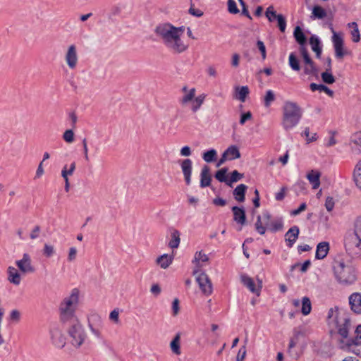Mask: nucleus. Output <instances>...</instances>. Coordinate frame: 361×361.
<instances>
[{"instance_id": "1", "label": "nucleus", "mask_w": 361, "mask_h": 361, "mask_svg": "<svg viewBox=\"0 0 361 361\" xmlns=\"http://www.w3.org/2000/svg\"><path fill=\"white\" fill-rule=\"evenodd\" d=\"M155 32L164 46L173 54H181L188 49V44L181 39L183 32L182 27L164 24L157 27Z\"/></svg>"}, {"instance_id": "2", "label": "nucleus", "mask_w": 361, "mask_h": 361, "mask_svg": "<svg viewBox=\"0 0 361 361\" xmlns=\"http://www.w3.org/2000/svg\"><path fill=\"white\" fill-rule=\"evenodd\" d=\"M334 278L342 286H350L357 281V273L353 266L341 257H336L332 263Z\"/></svg>"}, {"instance_id": "3", "label": "nucleus", "mask_w": 361, "mask_h": 361, "mask_svg": "<svg viewBox=\"0 0 361 361\" xmlns=\"http://www.w3.org/2000/svg\"><path fill=\"white\" fill-rule=\"evenodd\" d=\"M326 321L330 326L338 330V333L344 339H347L350 320L348 314L344 310L339 309L336 306L330 308L328 311Z\"/></svg>"}, {"instance_id": "4", "label": "nucleus", "mask_w": 361, "mask_h": 361, "mask_svg": "<svg viewBox=\"0 0 361 361\" xmlns=\"http://www.w3.org/2000/svg\"><path fill=\"white\" fill-rule=\"evenodd\" d=\"M80 291L78 288L71 290L59 305L60 319L62 322L67 323L78 319L75 312L79 305Z\"/></svg>"}, {"instance_id": "5", "label": "nucleus", "mask_w": 361, "mask_h": 361, "mask_svg": "<svg viewBox=\"0 0 361 361\" xmlns=\"http://www.w3.org/2000/svg\"><path fill=\"white\" fill-rule=\"evenodd\" d=\"M302 116L301 107L294 102L286 101L282 106L281 126L286 131L292 130L300 123Z\"/></svg>"}, {"instance_id": "6", "label": "nucleus", "mask_w": 361, "mask_h": 361, "mask_svg": "<svg viewBox=\"0 0 361 361\" xmlns=\"http://www.w3.org/2000/svg\"><path fill=\"white\" fill-rule=\"evenodd\" d=\"M68 323V325L66 328L68 341L75 349H79L87 338L85 329L78 319H75Z\"/></svg>"}, {"instance_id": "7", "label": "nucleus", "mask_w": 361, "mask_h": 361, "mask_svg": "<svg viewBox=\"0 0 361 361\" xmlns=\"http://www.w3.org/2000/svg\"><path fill=\"white\" fill-rule=\"evenodd\" d=\"M182 92L183 95L179 99L180 104L182 106L190 104V110L193 113L197 112L201 108L207 97V94L204 93L195 97L196 90L194 87L188 89L187 86H184L182 88Z\"/></svg>"}, {"instance_id": "8", "label": "nucleus", "mask_w": 361, "mask_h": 361, "mask_svg": "<svg viewBox=\"0 0 361 361\" xmlns=\"http://www.w3.org/2000/svg\"><path fill=\"white\" fill-rule=\"evenodd\" d=\"M344 245L346 251L353 257L361 256V238L354 232H349L345 237Z\"/></svg>"}, {"instance_id": "9", "label": "nucleus", "mask_w": 361, "mask_h": 361, "mask_svg": "<svg viewBox=\"0 0 361 361\" xmlns=\"http://www.w3.org/2000/svg\"><path fill=\"white\" fill-rule=\"evenodd\" d=\"M331 31L333 34L331 41L335 50V56L337 59H342L347 51L344 49V41L341 33H337L333 27H330Z\"/></svg>"}, {"instance_id": "10", "label": "nucleus", "mask_w": 361, "mask_h": 361, "mask_svg": "<svg viewBox=\"0 0 361 361\" xmlns=\"http://www.w3.org/2000/svg\"><path fill=\"white\" fill-rule=\"evenodd\" d=\"M331 31L333 34L331 41L335 50V56L337 59H342L347 51L344 49V41L341 33H337L333 27H330Z\"/></svg>"}, {"instance_id": "11", "label": "nucleus", "mask_w": 361, "mask_h": 361, "mask_svg": "<svg viewBox=\"0 0 361 361\" xmlns=\"http://www.w3.org/2000/svg\"><path fill=\"white\" fill-rule=\"evenodd\" d=\"M65 62L70 70L74 71L78 65V54L76 45L71 44L67 47L64 54Z\"/></svg>"}, {"instance_id": "12", "label": "nucleus", "mask_w": 361, "mask_h": 361, "mask_svg": "<svg viewBox=\"0 0 361 361\" xmlns=\"http://www.w3.org/2000/svg\"><path fill=\"white\" fill-rule=\"evenodd\" d=\"M16 267L23 274H32L35 271L32 264V259L28 253H24L20 259L15 262Z\"/></svg>"}, {"instance_id": "13", "label": "nucleus", "mask_w": 361, "mask_h": 361, "mask_svg": "<svg viewBox=\"0 0 361 361\" xmlns=\"http://www.w3.org/2000/svg\"><path fill=\"white\" fill-rule=\"evenodd\" d=\"M196 281L202 293L207 296L210 295L213 292L212 283L204 272H200L196 277Z\"/></svg>"}, {"instance_id": "14", "label": "nucleus", "mask_w": 361, "mask_h": 361, "mask_svg": "<svg viewBox=\"0 0 361 361\" xmlns=\"http://www.w3.org/2000/svg\"><path fill=\"white\" fill-rule=\"evenodd\" d=\"M262 218L266 228L271 232H276L282 230L283 226L282 218L271 220V215L268 212H263Z\"/></svg>"}, {"instance_id": "15", "label": "nucleus", "mask_w": 361, "mask_h": 361, "mask_svg": "<svg viewBox=\"0 0 361 361\" xmlns=\"http://www.w3.org/2000/svg\"><path fill=\"white\" fill-rule=\"evenodd\" d=\"M241 282L246 286L252 293L256 294L257 296L260 295L261 289L262 288V281L257 278V286L255 285L253 279L246 274H243L240 276Z\"/></svg>"}, {"instance_id": "16", "label": "nucleus", "mask_w": 361, "mask_h": 361, "mask_svg": "<svg viewBox=\"0 0 361 361\" xmlns=\"http://www.w3.org/2000/svg\"><path fill=\"white\" fill-rule=\"evenodd\" d=\"M51 339L52 343L57 348H62L66 345V337L62 330L59 327H54L51 329Z\"/></svg>"}, {"instance_id": "17", "label": "nucleus", "mask_w": 361, "mask_h": 361, "mask_svg": "<svg viewBox=\"0 0 361 361\" xmlns=\"http://www.w3.org/2000/svg\"><path fill=\"white\" fill-rule=\"evenodd\" d=\"M180 166L187 185L191 183V176L192 171V161L190 159H185L180 161Z\"/></svg>"}, {"instance_id": "18", "label": "nucleus", "mask_w": 361, "mask_h": 361, "mask_svg": "<svg viewBox=\"0 0 361 361\" xmlns=\"http://www.w3.org/2000/svg\"><path fill=\"white\" fill-rule=\"evenodd\" d=\"M350 310L357 314H361V293H353L348 297Z\"/></svg>"}, {"instance_id": "19", "label": "nucleus", "mask_w": 361, "mask_h": 361, "mask_svg": "<svg viewBox=\"0 0 361 361\" xmlns=\"http://www.w3.org/2000/svg\"><path fill=\"white\" fill-rule=\"evenodd\" d=\"M349 146L353 154H360L361 153V130L351 135Z\"/></svg>"}, {"instance_id": "20", "label": "nucleus", "mask_w": 361, "mask_h": 361, "mask_svg": "<svg viewBox=\"0 0 361 361\" xmlns=\"http://www.w3.org/2000/svg\"><path fill=\"white\" fill-rule=\"evenodd\" d=\"M7 280L11 284L18 286L22 280V273L20 270L13 266H8L7 268Z\"/></svg>"}, {"instance_id": "21", "label": "nucleus", "mask_w": 361, "mask_h": 361, "mask_svg": "<svg viewBox=\"0 0 361 361\" xmlns=\"http://www.w3.org/2000/svg\"><path fill=\"white\" fill-rule=\"evenodd\" d=\"M355 333L356 334L355 338L347 339L345 341H342L343 345H341V348L350 350L351 346L361 344V324L357 326Z\"/></svg>"}, {"instance_id": "22", "label": "nucleus", "mask_w": 361, "mask_h": 361, "mask_svg": "<svg viewBox=\"0 0 361 361\" xmlns=\"http://www.w3.org/2000/svg\"><path fill=\"white\" fill-rule=\"evenodd\" d=\"M209 259L207 255L202 252V251L196 252L192 260V263L195 264L197 268V270L194 271V274H197L199 269L204 267L206 263L209 262Z\"/></svg>"}, {"instance_id": "23", "label": "nucleus", "mask_w": 361, "mask_h": 361, "mask_svg": "<svg viewBox=\"0 0 361 361\" xmlns=\"http://www.w3.org/2000/svg\"><path fill=\"white\" fill-rule=\"evenodd\" d=\"M300 231L296 226H292L286 233V242L289 247H291L298 238Z\"/></svg>"}, {"instance_id": "24", "label": "nucleus", "mask_w": 361, "mask_h": 361, "mask_svg": "<svg viewBox=\"0 0 361 361\" xmlns=\"http://www.w3.org/2000/svg\"><path fill=\"white\" fill-rule=\"evenodd\" d=\"M212 176L208 166H204L200 173V187L204 188L210 185Z\"/></svg>"}, {"instance_id": "25", "label": "nucleus", "mask_w": 361, "mask_h": 361, "mask_svg": "<svg viewBox=\"0 0 361 361\" xmlns=\"http://www.w3.org/2000/svg\"><path fill=\"white\" fill-rule=\"evenodd\" d=\"M232 212L233 213L234 221L241 226L244 225L246 221L245 209L243 207L234 206L232 207Z\"/></svg>"}, {"instance_id": "26", "label": "nucleus", "mask_w": 361, "mask_h": 361, "mask_svg": "<svg viewBox=\"0 0 361 361\" xmlns=\"http://www.w3.org/2000/svg\"><path fill=\"white\" fill-rule=\"evenodd\" d=\"M329 251V243L324 241L319 243L317 246L315 257L317 259L325 258Z\"/></svg>"}, {"instance_id": "27", "label": "nucleus", "mask_w": 361, "mask_h": 361, "mask_svg": "<svg viewBox=\"0 0 361 361\" xmlns=\"http://www.w3.org/2000/svg\"><path fill=\"white\" fill-rule=\"evenodd\" d=\"M321 173L316 170H311L307 174V178L312 184L313 189H317L320 185Z\"/></svg>"}, {"instance_id": "28", "label": "nucleus", "mask_w": 361, "mask_h": 361, "mask_svg": "<svg viewBox=\"0 0 361 361\" xmlns=\"http://www.w3.org/2000/svg\"><path fill=\"white\" fill-rule=\"evenodd\" d=\"M310 44L312 50L315 52L317 58L319 59L322 52V47L319 38L316 35L311 36Z\"/></svg>"}, {"instance_id": "29", "label": "nucleus", "mask_w": 361, "mask_h": 361, "mask_svg": "<svg viewBox=\"0 0 361 361\" xmlns=\"http://www.w3.org/2000/svg\"><path fill=\"white\" fill-rule=\"evenodd\" d=\"M173 260V256L168 254H164L156 259V263L159 265L161 269L168 268Z\"/></svg>"}, {"instance_id": "30", "label": "nucleus", "mask_w": 361, "mask_h": 361, "mask_svg": "<svg viewBox=\"0 0 361 361\" xmlns=\"http://www.w3.org/2000/svg\"><path fill=\"white\" fill-rule=\"evenodd\" d=\"M293 36L300 47H306L307 39L300 26H296L293 32Z\"/></svg>"}, {"instance_id": "31", "label": "nucleus", "mask_w": 361, "mask_h": 361, "mask_svg": "<svg viewBox=\"0 0 361 361\" xmlns=\"http://www.w3.org/2000/svg\"><path fill=\"white\" fill-rule=\"evenodd\" d=\"M170 348L172 353L176 355L181 354L180 350V334L178 333L175 335L170 343Z\"/></svg>"}, {"instance_id": "32", "label": "nucleus", "mask_w": 361, "mask_h": 361, "mask_svg": "<svg viewBox=\"0 0 361 361\" xmlns=\"http://www.w3.org/2000/svg\"><path fill=\"white\" fill-rule=\"evenodd\" d=\"M247 188V187L245 184H240L235 188L233 190V196L237 201L240 202L245 201V195Z\"/></svg>"}, {"instance_id": "33", "label": "nucleus", "mask_w": 361, "mask_h": 361, "mask_svg": "<svg viewBox=\"0 0 361 361\" xmlns=\"http://www.w3.org/2000/svg\"><path fill=\"white\" fill-rule=\"evenodd\" d=\"M228 160H233L240 157V153L238 147L231 145L224 152Z\"/></svg>"}, {"instance_id": "34", "label": "nucleus", "mask_w": 361, "mask_h": 361, "mask_svg": "<svg viewBox=\"0 0 361 361\" xmlns=\"http://www.w3.org/2000/svg\"><path fill=\"white\" fill-rule=\"evenodd\" d=\"M235 98L242 102L245 101L249 94V88L247 86H242L235 87Z\"/></svg>"}, {"instance_id": "35", "label": "nucleus", "mask_w": 361, "mask_h": 361, "mask_svg": "<svg viewBox=\"0 0 361 361\" xmlns=\"http://www.w3.org/2000/svg\"><path fill=\"white\" fill-rule=\"evenodd\" d=\"M326 16V11L320 6H314L312 11L311 18L323 19Z\"/></svg>"}, {"instance_id": "36", "label": "nucleus", "mask_w": 361, "mask_h": 361, "mask_svg": "<svg viewBox=\"0 0 361 361\" xmlns=\"http://www.w3.org/2000/svg\"><path fill=\"white\" fill-rule=\"evenodd\" d=\"M300 336H304L303 331L298 329H295L293 330V335L290 339V343L288 345V351H290V349L296 346L297 343L299 341V338Z\"/></svg>"}, {"instance_id": "37", "label": "nucleus", "mask_w": 361, "mask_h": 361, "mask_svg": "<svg viewBox=\"0 0 361 361\" xmlns=\"http://www.w3.org/2000/svg\"><path fill=\"white\" fill-rule=\"evenodd\" d=\"M288 63L294 71H299L301 69L300 61L294 53H290L288 57Z\"/></svg>"}, {"instance_id": "38", "label": "nucleus", "mask_w": 361, "mask_h": 361, "mask_svg": "<svg viewBox=\"0 0 361 361\" xmlns=\"http://www.w3.org/2000/svg\"><path fill=\"white\" fill-rule=\"evenodd\" d=\"M353 178L356 185L361 190V160L358 161L355 167Z\"/></svg>"}, {"instance_id": "39", "label": "nucleus", "mask_w": 361, "mask_h": 361, "mask_svg": "<svg viewBox=\"0 0 361 361\" xmlns=\"http://www.w3.org/2000/svg\"><path fill=\"white\" fill-rule=\"evenodd\" d=\"M319 71L315 63L303 65V73L307 75L317 76Z\"/></svg>"}, {"instance_id": "40", "label": "nucleus", "mask_w": 361, "mask_h": 361, "mask_svg": "<svg viewBox=\"0 0 361 361\" xmlns=\"http://www.w3.org/2000/svg\"><path fill=\"white\" fill-rule=\"evenodd\" d=\"M171 239L169 243V246L172 249L177 248L179 246L180 240L179 231L177 230H174L171 233Z\"/></svg>"}, {"instance_id": "41", "label": "nucleus", "mask_w": 361, "mask_h": 361, "mask_svg": "<svg viewBox=\"0 0 361 361\" xmlns=\"http://www.w3.org/2000/svg\"><path fill=\"white\" fill-rule=\"evenodd\" d=\"M302 308L301 312L303 315H307L311 312L312 304L308 297H303L302 299Z\"/></svg>"}, {"instance_id": "42", "label": "nucleus", "mask_w": 361, "mask_h": 361, "mask_svg": "<svg viewBox=\"0 0 361 361\" xmlns=\"http://www.w3.org/2000/svg\"><path fill=\"white\" fill-rule=\"evenodd\" d=\"M299 52L302 58L303 65L314 63L309 54L307 47H299Z\"/></svg>"}, {"instance_id": "43", "label": "nucleus", "mask_w": 361, "mask_h": 361, "mask_svg": "<svg viewBox=\"0 0 361 361\" xmlns=\"http://www.w3.org/2000/svg\"><path fill=\"white\" fill-rule=\"evenodd\" d=\"M310 89L312 91L314 92L316 90H318L319 92H324L329 96H333L334 92L331 90L328 87H326L324 85L322 84H316V83H311L310 84Z\"/></svg>"}, {"instance_id": "44", "label": "nucleus", "mask_w": 361, "mask_h": 361, "mask_svg": "<svg viewBox=\"0 0 361 361\" xmlns=\"http://www.w3.org/2000/svg\"><path fill=\"white\" fill-rule=\"evenodd\" d=\"M348 27H352L351 35L353 37V41L354 42H358L360 40V31L357 23L352 22L348 24Z\"/></svg>"}, {"instance_id": "45", "label": "nucleus", "mask_w": 361, "mask_h": 361, "mask_svg": "<svg viewBox=\"0 0 361 361\" xmlns=\"http://www.w3.org/2000/svg\"><path fill=\"white\" fill-rule=\"evenodd\" d=\"M216 157H217V152H216V149H211L204 152L202 154L203 159L207 163H210V162L215 161L216 159Z\"/></svg>"}, {"instance_id": "46", "label": "nucleus", "mask_w": 361, "mask_h": 361, "mask_svg": "<svg viewBox=\"0 0 361 361\" xmlns=\"http://www.w3.org/2000/svg\"><path fill=\"white\" fill-rule=\"evenodd\" d=\"M228 172V169L222 168L220 170L217 171L215 173V178L221 183H227L228 182V179L227 178L226 173Z\"/></svg>"}, {"instance_id": "47", "label": "nucleus", "mask_w": 361, "mask_h": 361, "mask_svg": "<svg viewBox=\"0 0 361 361\" xmlns=\"http://www.w3.org/2000/svg\"><path fill=\"white\" fill-rule=\"evenodd\" d=\"M276 99L274 92L269 90L266 92L265 96L264 97V105L265 107H269L271 104Z\"/></svg>"}, {"instance_id": "48", "label": "nucleus", "mask_w": 361, "mask_h": 361, "mask_svg": "<svg viewBox=\"0 0 361 361\" xmlns=\"http://www.w3.org/2000/svg\"><path fill=\"white\" fill-rule=\"evenodd\" d=\"M255 229L261 235H263L266 232V226L264 223L262 216H257V221L255 223Z\"/></svg>"}, {"instance_id": "49", "label": "nucleus", "mask_w": 361, "mask_h": 361, "mask_svg": "<svg viewBox=\"0 0 361 361\" xmlns=\"http://www.w3.org/2000/svg\"><path fill=\"white\" fill-rule=\"evenodd\" d=\"M243 174L239 173L238 171L235 170L231 173V177L228 179V182L227 185L230 187H232V183L238 181L241 178H243Z\"/></svg>"}, {"instance_id": "50", "label": "nucleus", "mask_w": 361, "mask_h": 361, "mask_svg": "<svg viewBox=\"0 0 361 361\" xmlns=\"http://www.w3.org/2000/svg\"><path fill=\"white\" fill-rule=\"evenodd\" d=\"M75 169V163L72 162L70 165V168L68 170L67 166L65 165L61 171V176L63 178H68V176L73 175L74 171Z\"/></svg>"}, {"instance_id": "51", "label": "nucleus", "mask_w": 361, "mask_h": 361, "mask_svg": "<svg viewBox=\"0 0 361 361\" xmlns=\"http://www.w3.org/2000/svg\"><path fill=\"white\" fill-rule=\"evenodd\" d=\"M322 79L326 84H333L335 82V78L331 71H326L322 73Z\"/></svg>"}, {"instance_id": "52", "label": "nucleus", "mask_w": 361, "mask_h": 361, "mask_svg": "<svg viewBox=\"0 0 361 361\" xmlns=\"http://www.w3.org/2000/svg\"><path fill=\"white\" fill-rule=\"evenodd\" d=\"M78 255V250L75 247H71L68 249L67 261L68 262H73L75 261Z\"/></svg>"}, {"instance_id": "53", "label": "nucleus", "mask_w": 361, "mask_h": 361, "mask_svg": "<svg viewBox=\"0 0 361 361\" xmlns=\"http://www.w3.org/2000/svg\"><path fill=\"white\" fill-rule=\"evenodd\" d=\"M74 138H75L74 132L71 129L66 130L63 134V139L67 143H72L74 141Z\"/></svg>"}, {"instance_id": "54", "label": "nucleus", "mask_w": 361, "mask_h": 361, "mask_svg": "<svg viewBox=\"0 0 361 361\" xmlns=\"http://www.w3.org/2000/svg\"><path fill=\"white\" fill-rule=\"evenodd\" d=\"M55 252L53 245L44 244L43 248V255L47 257H51Z\"/></svg>"}, {"instance_id": "55", "label": "nucleus", "mask_w": 361, "mask_h": 361, "mask_svg": "<svg viewBox=\"0 0 361 361\" xmlns=\"http://www.w3.org/2000/svg\"><path fill=\"white\" fill-rule=\"evenodd\" d=\"M276 20L278 22V26L279 27V30L283 32L286 27V21L285 18L281 14H278L276 16Z\"/></svg>"}, {"instance_id": "56", "label": "nucleus", "mask_w": 361, "mask_h": 361, "mask_svg": "<svg viewBox=\"0 0 361 361\" xmlns=\"http://www.w3.org/2000/svg\"><path fill=\"white\" fill-rule=\"evenodd\" d=\"M265 14L270 22L273 21L274 18H276V16H278V14L276 13V11H274L273 6H269L267 8Z\"/></svg>"}, {"instance_id": "57", "label": "nucleus", "mask_w": 361, "mask_h": 361, "mask_svg": "<svg viewBox=\"0 0 361 361\" xmlns=\"http://www.w3.org/2000/svg\"><path fill=\"white\" fill-rule=\"evenodd\" d=\"M228 10L229 13L233 14H236L239 12L236 3L234 0H228Z\"/></svg>"}, {"instance_id": "58", "label": "nucleus", "mask_w": 361, "mask_h": 361, "mask_svg": "<svg viewBox=\"0 0 361 361\" xmlns=\"http://www.w3.org/2000/svg\"><path fill=\"white\" fill-rule=\"evenodd\" d=\"M247 354L245 345H243L238 350L236 356V361H244Z\"/></svg>"}, {"instance_id": "59", "label": "nucleus", "mask_w": 361, "mask_h": 361, "mask_svg": "<svg viewBox=\"0 0 361 361\" xmlns=\"http://www.w3.org/2000/svg\"><path fill=\"white\" fill-rule=\"evenodd\" d=\"M304 135L306 137V140L307 143L315 141L317 139V133H313L312 135L310 134V130L308 128H306L304 130Z\"/></svg>"}, {"instance_id": "60", "label": "nucleus", "mask_w": 361, "mask_h": 361, "mask_svg": "<svg viewBox=\"0 0 361 361\" xmlns=\"http://www.w3.org/2000/svg\"><path fill=\"white\" fill-rule=\"evenodd\" d=\"M109 319L115 324L119 322V310L118 309H114L110 312Z\"/></svg>"}, {"instance_id": "61", "label": "nucleus", "mask_w": 361, "mask_h": 361, "mask_svg": "<svg viewBox=\"0 0 361 361\" xmlns=\"http://www.w3.org/2000/svg\"><path fill=\"white\" fill-rule=\"evenodd\" d=\"M9 319L14 322H18L20 319V313L17 310H13L10 313Z\"/></svg>"}, {"instance_id": "62", "label": "nucleus", "mask_w": 361, "mask_h": 361, "mask_svg": "<svg viewBox=\"0 0 361 361\" xmlns=\"http://www.w3.org/2000/svg\"><path fill=\"white\" fill-rule=\"evenodd\" d=\"M257 46L262 54V59L264 60L267 56L266 47L264 42L261 40L257 42Z\"/></svg>"}, {"instance_id": "63", "label": "nucleus", "mask_w": 361, "mask_h": 361, "mask_svg": "<svg viewBox=\"0 0 361 361\" xmlns=\"http://www.w3.org/2000/svg\"><path fill=\"white\" fill-rule=\"evenodd\" d=\"M334 204H335V202H334L333 197H326V201H325V207L328 212H331L333 210V209L334 207Z\"/></svg>"}, {"instance_id": "64", "label": "nucleus", "mask_w": 361, "mask_h": 361, "mask_svg": "<svg viewBox=\"0 0 361 361\" xmlns=\"http://www.w3.org/2000/svg\"><path fill=\"white\" fill-rule=\"evenodd\" d=\"M353 232L361 238V216L356 219Z\"/></svg>"}]
</instances>
